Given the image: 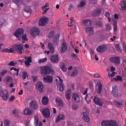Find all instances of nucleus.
Masks as SVG:
<instances>
[{"label":"nucleus","mask_w":126,"mask_h":126,"mask_svg":"<svg viewBox=\"0 0 126 126\" xmlns=\"http://www.w3.org/2000/svg\"><path fill=\"white\" fill-rule=\"evenodd\" d=\"M96 91L99 94L101 93L102 90V84L100 82H98L96 83Z\"/></svg>","instance_id":"obj_17"},{"label":"nucleus","mask_w":126,"mask_h":126,"mask_svg":"<svg viewBox=\"0 0 126 126\" xmlns=\"http://www.w3.org/2000/svg\"><path fill=\"white\" fill-rule=\"evenodd\" d=\"M90 96V94H87L85 96V99L86 100V101L87 102V103H89L90 101V100L89 101H87V98L89 97V96Z\"/></svg>","instance_id":"obj_58"},{"label":"nucleus","mask_w":126,"mask_h":126,"mask_svg":"<svg viewBox=\"0 0 126 126\" xmlns=\"http://www.w3.org/2000/svg\"><path fill=\"white\" fill-rule=\"evenodd\" d=\"M113 22V25L114 31H116L117 30V22L116 20H114L112 21Z\"/></svg>","instance_id":"obj_34"},{"label":"nucleus","mask_w":126,"mask_h":126,"mask_svg":"<svg viewBox=\"0 0 126 126\" xmlns=\"http://www.w3.org/2000/svg\"><path fill=\"white\" fill-rule=\"evenodd\" d=\"M56 105L60 107H63L64 106V104L62 100L58 98H56Z\"/></svg>","instance_id":"obj_21"},{"label":"nucleus","mask_w":126,"mask_h":126,"mask_svg":"<svg viewBox=\"0 0 126 126\" xmlns=\"http://www.w3.org/2000/svg\"><path fill=\"white\" fill-rule=\"evenodd\" d=\"M49 5L47 3L45 5L43 6H42V9L43 10L45 9L47 7H48V6Z\"/></svg>","instance_id":"obj_63"},{"label":"nucleus","mask_w":126,"mask_h":126,"mask_svg":"<svg viewBox=\"0 0 126 126\" xmlns=\"http://www.w3.org/2000/svg\"><path fill=\"white\" fill-rule=\"evenodd\" d=\"M5 126H10V121L7 120H5Z\"/></svg>","instance_id":"obj_52"},{"label":"nucleus","mask_w":126,"mask_h":126,"mask_svg":"<svg viewBox=\"0 0 126 126\" xmlns=\"http://www.w3.org/2000/svg\"><path fill=\"white\" fill-rule=\"evenodd\" d=\"M60 34L57 33L55 36L53 41V42L54 44H58V43Z\"/></svg>","instance_id":"obj_26"},{"label":"nucleus","mask_w":126,"mask_h":126,"mask_svg":"<svg viewBox=\"0 0 126 126\" xmlns=\"http://www.w3.org/2000/svg\"><path fill=\"white\" fill-rule=\"evenodd\" d=\"M28 75L27 73L25 71H24L23 72L22 77L23 79H28Z\"/></svg>","instance_id":"obj_44"},{"label":"nucleus","mask_w":126,"mask_h":126,"mask_svg":"<svg viewBox=\"0 0 126 126\" xmlns=\"http://www.w3.org/2000/svg\"><path fill=\"white\" fill-rule=\"evenodd\" d=\"M78 73V70L75 69L73 71L72 73L69 72L68 73V75L72 76H74L76 75Z\"/></svg>","instance_id":"obj_29"},{"label":"nucleus","mask_w":126,"mask_h":126,"mask_svg":"<svg viewBox=\"0 0 126 126\" xmlns=\"http://www.w3.org/2000/svg\"><path fill=\"white\" fill-rule=\"evenodd\" d=\"M65 118L64 115L62 114H60L56 117V123L58 122L59 121L64 119Z\"/></svg>","instance_id":"obj_24"},{"label":"nucleus","mask_w":126,"mask_h":126,"mask_svg":"<svg viewBox=\"0 0 126 126\" xmlns=\"http://www.w3.org/2000/svg\"><path fill=\"white\" fill-rule=\"evenodd\" d=\"M48 47L51 53H53L54 52V47L53 44L51 42H49L48 44Z\"/></svg>","instance_id":"obj_23"},{"label":"nucleus","mask_w":126,"mask_h":126,"mask_svg":"<svg viewBox=\"0 0 126 126\" xmlns=\"http://www.w3.org/2000/svg\"><path fill=\"white\" fill-rule=\"evenodd\" d=\"M31 35L33 37H35L40 33V31L39 29L36 27H34L31 29Z\"/></svg>","instance_id":"obj_8"},{"label":"nucleus","mask_w":126,"mask_h":126,"mask_svg":"<svg viewBox=\"0 0 126 126\" xmlns=\"http://www.w3.org/2000/svg\"><path fill=\"white\" fill-rule=\"evenodd\" d=\"M5 80L7 82H11L12 81L13 78L11 76H7L6 77Z\"/></svg>","instance_id":"obj_37"},{"label":"nucleus","mask_w":126,"mask_h":126,"mask_svg":"<svg viewBox=\"0 0 126 126\" xmlns=\"http://www.w3.org/2000/svg\"><path fill=\"white\" fill-rule=\"evenodd\" d=\"M24 58L26 60L25 62V63L27 67L30 66L31 64L30 63L32 62V58L31 56H25Z\"/></svg>","instance_id":"obj_14"},{"label":"nucleus","mask_w":126,"mask_h":126,"mask_svg":"<svg viewBox=\"0 0 126 126\" xmlns=\"http://www.w3.org/2000/svg\"><path fill=\"white\" fill-rule=\"evenodd\" d=\"M14 49L15 50L18 52L20 54L24 52L23 49V46L21 45H15Z\"/></svg>","instance_id":"obj_9"},{"label":"nucleus","mask_w":126,"mask_h":126,"mask_svg":"<svg viewBox=\"0 0 126 126\" xmlns=\"http://www.w3.org/2000/svg\"><path fill=\"white\" fill-rule=\"evenodd\" d=\"M7 73V71L6 69H3L0 71L1 74V76H3Z\"/></svg>","instance_id":"obj_50"},{"label":"nucleus","mask_w":126,"mask_h":126,"mask_svg":"<svg viewBox=\"0 0 126 126\" xmlns=\"http://www.w3.org/2000/svg\"><path fill=\"white\" fill-rule=\"evenodd\" d=\"M74 6L72 4L70 3L68 9L70 11H72L74 10Z\"/></svg>","instance_id":"obj_49"},{"label":"nucleus","mask_w":126,"mask_h":126,"mask_svg":"<svg viewBox=\"0 0 126 126\" xmlns=\"http://www.w3.org/2000/svg\"><path fill=\"white\" fill-rule=\"evenodd\" d=\"M42 113L45 117L47 118L49 117V111L48 108H46L43 109L42 110Z\"/></svg>","instance_id":"obj_16"},{"label":"nucleus","mask_w":126,"mask_h":126,"mask_svg":"<svg viewBox=\"0 0 126 126\" xmlns=\"http://www.w3.org/2000/svg\"><path fill=\"white\" fill-rule=\"evenodd\" d=\"M6 21L3 19H0V25H4L5 26L6 24Z\"/></svg>","instance_id":"obj_48"},{"label":"nucleus","mask_w":126,"mask_h":126,"mask_svg":"<svg viewBox=\"0 0 126 126\" xmlns=\"http://www.w3.org/2000/svg\"><path fill=\"white\" fill-rule=\"evenodd\" d=\"M107 49V46L105 45H102L98 46L96 49L97 51L102 53L106 51Z\"/></svg>","instance_id":"obj_7"},{"label":"nucleus","mask_w":126,"mask_h":126,"mask_svg":"<svg viewBox=\"0 0 126 126\" xmlns=\"http://www.w3.org/2000/svg\"><path fill=\"white\" fill-rule=\"evenodd\" d=\"M24 113L25 115H30L33 112L32 110H31L30 109L26 108L24 110Z\"/></svg>","instance_id":"obj_28"},{"label":"nucleus","mask_w":126,"mask_h":126,"mask_svg":"<svg viewBox=\"0 0 126 126\" xmlns=\"http://www.w3.org/2000/svg\"><path fill=\"white\" fill-rule=\"evenodd\" d=\"M60 67L63 71L64 72L66 71L67 70V68L65 65L62 62L61 63Z\"/></svg>","instance_id":"obj_31"},{"label":"nucleus","mask_w":126,"mask_h":126,"mask_svg":"<svg viewBox=\"0 0 126 126\" xmlns=\"http://www.w3.org/2000/svg\"><path fill=\"white\" fill-rule=\"evenodd\" d=\"M110 121H103L102 123V126H109Z\"/></svg>","instance_id":"obj_38"},{"label":"nucleus","mask_w":126,"mask_h":126,"mask_svg":"<svg viewBox=\"0 0 126 126\" xmlns=\"http://www.w3.org/2000/svg\"><path fill=\"white\" fill-rule=\"evenodd\" d=\"M71 91L70 90H68L66 93V98L67 99L69 100L71 98Z\"/></svg>","instance_id":"obj_30"},{"label":"nucleus","mask_w":126,"mask_h":126,"mask_svg":"<svg viewBox=\"0 0 126 126\" xmlns=\"http://www.w3.org/2000/svg\"><path fill=\"white\" fill-rule=\"evenodd\" d=\"M0 95L2 99L4 100H7L9 97V94L5 90H4L1 92Z\"/></svg>","instance_id":"obj_10"},{"label":"nucleus","mask_w":126,"mask_h":126,"mask_svg":"<svg viewBox=\"0 0 126 126\" xmlns=\"http://www.w3.org/2000/svg\"><path fill=\"white\" fill-rule=\"evenodd\" d=\"M24 11L27 13H31L32 11L29 6H26L24 9Z\"/></svg>","instance_id":"obj_40"},{"label":"nucleus","mask_w":126,"mask_h":126,"mask_svg":"<svg viewBox=\"0 0 126 126\" xmlns=\"http://www.w3.org/2000/svg\"><path fill=\"white\" fill-rule=\"evenodd\" d=\"M53 77L52 76L46 75L43 79V81L47 83H51L53 81Z\"/></svg>","instance_id":"obj_3"},{"label":"nucleus","mask_w":126,"mask_h":126,"mask_svg":"<svg viewBox=\"0 0 126 126\" xmlns=\"http://www.w3.org/2000/svg\"><path fill=\"white\" fill-rule=\"evenodd\" d=\"M50 60L51 62L53 63H56L59 62V57L57 54L53 55L50 57Z\"/></svg>","instance_id":"obj_6"},{"label":"nucleus","mask_w":126,"mask_h":126,"mask_svg":"<svg viewBox=\"0 0 126 126\" xmlns=\"http://www.w3.org/2000/svg\"><path fill=\"white\" fill-rule=\"evenodd\" d=\"M115 75V72H112L111 74L110 75V73L109 72L108 73V76H109V77L110 78L111 77H113Z\"/></svg>","instance_id":"obj_51"},{"label":"nucleus","mask_w":126,"mask_h":126,"mask_svg":"<svg viewBox=\"0 0 126 126\" xmlns=\"http://www.w3.org/2000/svg\"><path fill=\"white\" fill-rule=\"evenodd\" d=\"M115 104L118 107H121L122 106V103L121 102H115Z\"/></svg>","instance_id":"obj_55"},{"label":"nucleus","mask_w":126,"mask_h":126,"mask_svg":"<svg viewBox=\"0 0 126 126\" xmlns=\"http://www.w3.org/2000/svg\"><path fill=\"white\" fill-rule=\"evenodd\" d=\"M59 90L62 92H63L64 90V86L62 83L59 84Z\"/></svg>","instance_id":"obj_43"},{"label":"nucleus","mask_w":126,"mask_h":126,"mask_svg":"<svg viewBox=\"0 0 126 126\" xmlns=\"http://www.w3.org/2000/svg\"><path fill=\"white\" fill-rule=\"evenodd\" d=\"M122 8L123 10H126V1H123L121 4Z\"/></svg>","instance_id":"obj_36"},{"label":"nucleus","mask_w":126,"mask_h":126,"mask_svg":"<svg viewBox=\"0 0 126 126\" xmlns=\"http://www.w3.org/2000/svg\"><path fill=\"white\" fill-rule=\"evenodd\" d=\"M120 57L119 56L112 57L110 59L111 62L116 64H119L120 63Z\"/></svg>","instance_id":"obj_4"},{"label":"nucleus","mask_w":126,"mask_h":126,"mask_svg":"<svg viewBox=\"0 0 126 126\" xmlns=\"http://www.w3.org/2000/svg\"><path fill=\"white\" fill-rule=\"evenodd\" d=\"M67 46L66 42L63 41L61 44V46L59 47L60 51L61 53H64L67 50Z\"/></svg>","instance_id":"obj_5"},{"label":"nucleus","mask_w":126,"mask_h":126,"mask_svg":"<svg viewBox=\"0 0 126 126\" xmlns=\"http://www.w3.org/2000/svg\"><path fill=\"white\" fill-rule=\"evenodd\" d=\"M55 35L54 32L53 31H51L50 32L48 36L49 38H52Z\"/></svg>","instance_id":"obj_39"},{"label":"nucleus","mask_w":126,"mask_h":126,"mask_svg":"<svg viewBox=\"0 0 126 126\" xmlns=\"http://www.w3.org/2000/svg\"><path fill=\"white\" fill-rule=\"evenodd\" d=\"M16 64L14 63V61H11L8 64V65L12 66H15Z\"/></svg>","instance_id":"obj_56"},{"label":"nucleus","mask_w":126,"mask_h":126,"mask_svg":"<svg viewBox=\"0 0 126 126\" xmlns=\"http://www.w3.org/2000/svg\"><path fill=\"white\" fill-rule=\"evenodd\" d=\"M9 49H3L1 50V51L2 52H6V53H9Z\"/></svg>","instance_id":"obj_59"},{"label":"nucleus","mask_w":126,"mask_h":126,"mask_svg":"<svg viewBox=\"0 0 126 126\" xmlns=\"http://www.w3.org/2000/svg\"><path fill=\"white\" fill-rule=\"evenodd\" d=\"M78 107V106L77 105L74 104L72 106L73 109L75 110H76Z\"/></svg>","instance_id":"obj_54"},{"label":"nucleus","mask_w":126,"mask_h":126,"mask_svg":"<svg viewBox=\"0 0 126 126\" xmlns=\"http://www.w3.org/2000/svg\"><path fill=\"white\" fill-rule=\"evenodd\" d=\"M72 98L77 102H79L80 101V98L79 95L77 94L74 93L72 94Z\"/></svg>","instance_id":"obj_19"},{"label":"nucleus","mask_w":126,"mask_h":126,"mask_svg":"<svg viewBox=\"0 0 126 126\" xmlns=\"http://www.w3.org/2000/svg\"><path fill=\"white\" fill-rule=\"evenodd\" d=\"M29 105L30 108L32 110H37L38 106L37 102L34 100L31 101Z\"/></svg>","instance_id":"obj_2"},{"label":"nucleus","mask_w":126,"mask_h":126,"mask_svg":"<svg viewBox=\"0 0 126 126\" xmlns=\"http://www.w3.org/2000/svg\"><path fill=\"white\" fill-rule=\"evenodd\" d=\"M39 119L38 117L36 116H34V124L35 126H37L38 124Z\"/></svg>","instance_id":"obj_42"},{"label":"nucleus","mask_w":126,"mask_h":126,"mask_svg":"<svg viewBox=\"0 0 126 126\" xmlns=\"http://www.w3.org/2000/svg\"><path fill=\"white\" fill-rule=\"evenodd\" d=\"M109 126H118L117 123L115 121H110Z\"/></svg>","instance_id":"obj_35"},{"label":"nucleus","mask_w":126,"mask_h":126,"mask_svg":"<svg viewBox=\"0 0 126 126\" xmlns=\"http://www.w3.org/2000/svg\"><path fill=\"white\" fill-rule=\"evenodd\" d=\"M111 27L109 25H108L106 26V29L107 31L110 30L111 29Z\"/></svg>","instance_id":"obj_60"},{"label":"nucleus","mask_w":126,"mask_h":126,"mask_svg":"<svg viewBox=\"0 0 126 126\" xmlns=\"http://www.w3.org/2000/svg\"><path fill=\"white\" fill-rule=\"evenodd\" d=\"M115 47L118 51L120 52H121L122 50L121 48V47H120L119 44H116L115 45Z\"/></svg>","instance_id":"obj_45"},{"label":"nucleus","mask_w":126,"mask_h":126,"mask_svg":"<svg viewBox=\"0 0 126 126\" xmlns=\"http://www.w3.org/2000/svg\"><path fill=\"white\" fill-rule=\"evenodd\" d=\"M96 0H90V2L91 3L93 4H95L96 3Z\"/></svg>","instance_id":"obj_62"},{"label":"nucleus","mask_w":126,"mask_h":126,"mask_svg":"<svg viewBox=\"0 0 126 126\" xmlns=\"http://www.w3.org/2000/svg\"><path fill=\"white\" fill-rule=\"evenodd\" d=\"M85 3L83 1H82L81 2L80 4L78 5V7H79L80 6L81 7H83L84 6V5H85Z\"/></svg>","instance_id":"obj_57"},{"label":"nucleus","mask_w":126,"mask_h":126,"mask_svg":"<svg viewBox=\"0 0 126 126\" xmlns=\"http://www.w3.org/2000/svg\"><path fill=\"white\" fill-rule=\"evenodd\" d=\"M40 71L41 75L44 76L50 74H54L55 72L52 67L48 66H41L40 67Z\"/></svg>","instance_id":"obj_1"},{"label":"nucleus","mask_w":126,"mask_h":126,"mask_svg":"<svg viewBox=\"0 0 126 126\" xmlns=\"http://www.w3.org/2000/svg\"><path fill=\"white\" fill-rule=\"evenodd\" d=\"M94 101L96 104L98 105L99 106H102V104L101 100L99 98L95 96L94 97Z\"/></svg>","instance_id":"obj_22"},{"label":"nucleus","mask_w":126,"mask_h":126,"mask_svg":"<svg viewBox=\"0 0 126 126\" xmlns=\"http://www.w3.org/2000/svg\"><path fill=\"white\" fill-rule=\"evenodd\" d=\"M24 32V31L23 29H19L15 32L14 35L16 37H21L23 35Z\"/></svg>","instance_id":"obj_12"},{"label":"nucleus","mask_w":126,"mask_h":126,"mask_svg":"<svg viewBox=\"0 0 126 126\" xmlns=\"http://www.w3.org/2000/svg\"><path fill=\"white\" fill-rule=\"evenodd\" d=\"M116 77V78H114V79L116 81H118V80L121 81L122 79V77L121 76H117Z\"/></svg>","instance_id":"obj_47"},{"label":"nucleus","mask_w":126,"mask_h":126,"mask_svg":"<svg viewBox=\"0 0 126 126\" xmlns=\"http://www.w3.org/2000/svg\"><path fill=\"white\" fill-rule=\"evenodd\" d=\"M47 60V59L46 57L44 58H43L41 59H40L39 60V63H44L46 62Z\"/></svg>","instance_id":"obj_46"},{"label":"nucleus","mask_w":126,"mask_h":126,"mask_svg":"<svg viewBox=\"0 0 126 126\" xmlns=\"http://www.w3.org/2000/svg\"><path fill=\"white\" fill-rule=\"evenodd\" d=\"M48 99L47 97L44 96L42 98V104L44 105H46L48 103Z\"/></svg>","instance_id":"obj_27"},{"label":"nucleus","mask_w":126,"mask_h":126,"mask_svg":"<svg viewBox=\"0 0 126 126\" xmlns=\"http://www.w3.org/2000/svg\"><path fill=\"white\" fill-rule=\"evenodd\" d=\"M94 28L93 27H88L85 29L86 32L89 36L92 35L94 34Z\"/></svg>","instance_id":"obj_18"},{"label":"nucleus","mask_w":126,"mask_h":126,"mask_svg":"<svg viewBox=\"0 0 126 126\" xmlns=\"http://www.w3.org/2000/svg\"><path fill=\"white\" fill-rule=\"evenodd\" d=\"M96 25L98 26L101 27L102 26V24L101 21H99L96 22Z\"/></svg>","instance_id":"obj_53"},{"label":"nucleus","mask_w":126,"mask_h":126,"mask_svg":"<svg viewBox=\"0 0 126 126\" xmlns=\"http://www.w3.org/2000/svg\"><path fill=\"white\" fill-rule=\"evenodd\" d=\"M82 118L85 122H89L90 121V118L87 115L86 112H83L82 113Z\"/></svg>","instance_id":"obj_20"},{"label":"nucleus","mask_w":126,"mask_h":126,"mask_svg":"<svg viewBox=\"0 0 126 126\" xmlns=\"http://www.w3.org/2000/svg\"><path fill=\"white\" fill-rule=\"evenodd\" d=\"M20 112L17 109H15L11 111V113L14 115H17Z\"/></svg>","instance_id":"obj_41"},{"label":"nucleus","mask_w":126,"mask_h":126,"mask_svg":"<svg viewBox=\"0 0 126 126\" xmlns=\"http://www.w3.org/2000/svg\"><path fill=\"white\" fill-rule=\"evenodd\" d=\"M118 89L117 87L115 86L112 87V93L114 95V96L117 98L120 96V94L118 92Z\"/></svg>","instance_id":"obj_13"},{"label":"nucleus","mask_w":126,"mask_h":126,"mask_svg":"<svg viewBox=\"0 0 126 126\" xmlns=\"http://www.w3.org/2000/svg\"><path fill=\"white\" fill-rule=\"evenodd\" d=\"M101 10L100 9H97L93 12V15L94 16H99L101 14Z\"/></svg>","instance_id":"obj_33"},{"label":"nucleus","mask_w":126,"mask_h":126,"mask_svg":"<svg viewBox=\"0 0 126 126\" xmlns=\"http://www.w3.org/2000/svg\"><path fill=\"white\" fill-rule=\"evenodd\" d=\"M15 98V97L14 96H12L11 97L9 98V100L10 102H12L14 100Z\"/></svg>","instance_id":"obj_61"},{"label":"nucleus","mask_w":126,"mask_h":126,"mask_svg":"<svg viewBox=\"0 0 126 126\" xmlns=\"http://www.w3.org/2000/svg\"><path fill=\"white\" fill-rule=\"evenodd\" d=\"M48 20V18L45 17L41 18L39 21V26H44L46 25L47 23Z\"/></svg>","instance_id":"obj_11"},{"label":"nucleus","mask_w":126,"mask_h":126,"mask_svg":"<svg viewBox=\"0 0 126 126\" xmlns=\"http://www.w3.org/2000/svg\"><path fill=\"white\" fill-rule=\"evenodd\" d=\"M82 23L85 26H88L92 24V21L89 19H86L83 20Z\"/></svg>","instance_id":"obj_25"},{"label":"nucleus","mask_w":126,"mask_h":126,"mask_svg":"<svg viewBox=\"0 0 126 126\" xmlns=\"http://www.w3.org/2000/svg\"><path fill=\"white\" fill-rule=\"evenodd\" d=\"M25 0H13L14 2L18 6H19L23 2V1Z\"/></svg>","instance_id":"obj_32"},{"label":"nucleus","mask_w":126,"mask_h":126,"mask_svg":"<svg viewBox=\"0 0 126 126\" xmlns=\"http://www.w3.org/2000/svg\"><path fill=\"white\" fill-rule=\"evenodd\" d=\"M94 77L96 78H99L101 76L99 74H95L94 75Z\"/></svg>","instance_id":"obj_64"},{"label":"nucleus","mask_w":126,"mask_h":126,"mask_svg":"<svg viewBox=\"0 0 126 126\" xmlns=\"http://www.w3.org/2000/svg\"><path fill=\"white\" fill-rule=\"evenodd\" d=\"M36 87L40 93H42L43 91L44 85L42 83L40 82H38L36 85Z\"/></svg>","instance_id":"obj_15"}]
</instances>
